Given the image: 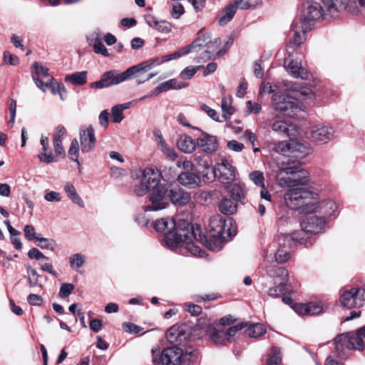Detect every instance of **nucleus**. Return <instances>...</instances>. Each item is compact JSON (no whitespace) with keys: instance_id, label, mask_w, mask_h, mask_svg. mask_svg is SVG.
Segmentation results:
<instances>
[{"instance_id":"1","label":"nucleus","mask_w":365,"mask_h":365,"mask_svg":"<svg viewBox=\"0 0 365 365\" xmlns=\"http://www.w3.org/2000/svg\"><path fill=\"white\" fill-rule=\"evenodd\" d=\"M158 232L163 235V241L167 247L176 250L182 255L190 254L196 257H203L205 251L196 245L194 241H202L205 237L199 227L184 222L183 227H177L172 218H161L154 222Z\"/></svg>"},{"instance_id":"2","label":"nucleus","mask_w":365,"mask_h":365,"mask_svg":"<svg viewBox=\"0 0 365 365\" xmlns=\"http://www.w3.org/2000/svg\"><path fill=\"white\" fill-rule=\"evenodd\" d=\"M160 178L161 174L156 168H147L143 171L142 178L135 187V192L137 195L143 196L150 191L149 204L143 207L145 212L160 210L169 205L168 188L165 184L160 182Z\"/></svg>"},{"instance_id":"3","label":"nucleus","mask_w":365,"mask_h":365,"mask_svg":"<svg viewBox=\"0 0 365 365\" xmlns=\"http://www.w3.org/2000/svg\"><path fill=\"white\" fill-rule=\"evenodd\" d=\"M284 195L286 205L292 210H299L304 213H312L316 211L317 193L305 188L287 187Z\"/></svg>"},{"instance_id":"4","label":"nucleus","mask_w":365,"mask_h":365,"mask_svg":"<svg viewBox=\"0 0 365 365\" xmlns=\"http://www.w3.org/2000/svg\"><path fill=\"white\" fill-rule=\"evenodd\" d=\"M272 107L275 117L294 118L302 110V105L296 98L285 93L273 94Z\"/></svg>"},{"instance_id":"5","label":"nucleus","mask_w":365,"mask_h":365,"mask_svg":"<svg viewBox=\"0 0 365 365\" xmlns=\"http://www.w3.org/2000/svg\"><path fill=\"white\" fill-rule=\"evenodd\" d=\"M278 185L282 187L305 188L309 185V173L304 169L293 168L287 165L283 167L277 175Z\"/></svg>"},{"instance_id":"6","label":"nucleus","mask_w":365,"mask_h":365,"mask_svg":"<svg viewBox=\"0 0 365 365\" xmlns=\"http://www.w3.org/2000/svg\"><path fill=\"white\" fill-rule=\"evenodd\" d=\"M193 225L195 227H198L201 234L205 237L202 241H196L197 242H206L209 249L215 252H218L222 249L225 241L223 234L226 227V220L222 216L216 214L210 217L209 222L210 240L206 239L198 225Z\"/></svg>"},{"instance_id":"7","label":"nucleus","mask_w":365,"mask_h":365,"mask_svg":"<svg viewBox=\"0 0 365 365\" xmlns=\"http://www.w3.org/2000/svg\"><path fill=\"white\" fill-rule=\"evenodd\" d=\"M135 69L131 66L122 73H120L118 70L106 71L101 76L99 81L91 84V88L101 89L120 84L122 82L131 79L135 75Z\"/></svg>"},{"instance_id":"8","label":"nucleus","mask_w":365,"mask_h":365,"mask_svg":"<svg viewBox=\"0 0 365 365\" xmlns=\"http://www.w3.org/2000/svg\"><path fill=\"white\" fill-rule=\"evenodd\" d=\"M335 349L341 358L347 357L346 350H362L364 347V341L357 333L348 332L338 335L334 339Z\"/></svg>"},{"instance_id":"9","label":"nucleus","mask_w":365,"mask_h":365,"mask_svg":"<svg viewBox=\"0 0 365 365\" xmlns=\"http://www.w3.org/2000/svg\"><path fill=\"white\" fill-rule=\"evenodd\" d=\"M323 16H330L324 7H322L317 2H308L299 21L301 26L304 31H310L313 27L314 21L320 19Z\"/></svg>"},{"instance_id":"10","label":"nucleus","mask_w":365,"mask_h":365,"mask_svg":"<svg viewBox=\"0 0 365 365\" xmlns=\"http://www.w3.org/2000/svg\"><path fill=\"white\" fill-rule=\"evenodd\" d=\"M334 128L324 123L310 126L307 133V138L310 141L318 145H324L331 141L334 136Z\"/></svg>"},{"instance_id":"11","label":"nucleus","mask_w":365,"mask_h":365,"mask_svg":"<svg viewBox=\"0 0 365 365\" xmlns=\"http://www.w3.org/2000/svg\"><path fill=\"white\" fill-rule=\"evenodd\" d=\"M311 235L302 227L301 230L294 231L292 234L281 235L278 237V243L284 247H294L297 245H303L306 247L313 244Z\"/></svg>"},{"instance_id":"12","label":"nucleus","mask_w":365,"mask_h":365,"mask_svg":"<svg viewBox=\"0 0 365 365\" xmlns=\"http://www.w3.org/2000/svg\"><path fill=\"white\" fill-rule=\"evenodd\" d=\"M153 362L158 365H180L182 351L177 346L164 349L159 355V351L152 350Z\"/></svg>"},{"instance_id":"13","label":"nucleus","mask_w":365,"mask_h":365,"mask_svg":"<svg viewBox=\"0 0 365 365\" xmlns=\"http://www.w3.org/2000/svg\"><path fill=\"white\" fill-rule=\"evenodd\" d=\"M341 304L347 309L360 308L365 304V289L352 287L343 292L340 297Z\"/></svg>"},{"instance_id":"14","label":"nucleus","mask_w":365,"mask_h":365,"mask_svg":"<svg viewBox=\"0 0 365 365\" xmlns=\"http://www.w3.org/2000/svg\"><path fill=\"white\" fill-rule=\"evenodd\" d=\"M212 173L215 177L223 184H230L232 182L236 176V169L231 163L225 158H222L216 163Z\"/></svg>"},{"instance_id":"15","label":"nucleus","mask_w":365,"mask_h":365,"mask_svg":"<svg viewBox=\"0 0 365 365\" xmlns=\"http://www.w3.org/2000/svg\"><path fill=\"white\" fill-rule=\"evenodd\" d=\"M81 150L88 153L94 150L96 145L95 131L92 125L83 126L79 130Z\"/></svg>"},{"instance_id":"16","label":"nucleus","mask_w":365,"mask_h":365,"mask_svg":"<svg viewBox=\"0 0 365 365\" xmlns=\"http://www.w3.org/2000/svg\"><path fill=\"white\" fill-rule=\"evenodd\" d=\"M32 69L33 80L43 92H46L48 81L53 80V77L48 73V68L34 62L32 65Z\"/></svg>"},{"instance_id":"17","label":"nucleus","mask_w":365,"mask_h":365,"mask_svg":"<svg viewBox=\"0 0 365 365\" xmlns=\"http://www.w3.org/2000/svg\"><path fill=\"white\" fill-rule=\"evenodd\" d=\"M193 129L201 132V135L197 138L198 147L206 153H212L218 148V140L216 136L210 135L197 127H193Z\"/></svg>"},{"instance_id":"18","label":"nucleus","mask_w":365,"mask_h":365,"mask_svg":"<svg viewBox=\"0 0 365 365\" xmlns=\"http://www.w3.org/2000/svg\"><path fill=\"white\" fill-rule=\"evenodd\" d=\"M269 126L272 130L279 134L287 136H295L297 133V128L295 124L284 120H269Z\"/></svg>"},{"instance_id":"19","label":"nucleus","mask_w":365,"mask_h":365,"mask_svg":"<svg viewBox=\"0 0 365 365\" xmlns=\"http://www.w3.org/2000/svg\"><path fill=\"white\" fill-rule=\"evenodd\" d=\"M302 227L308 231L311 235L312 233H319L324 230L325 220L324 217L311 215L306 217L302 222Z\"/></svg>"},{"instance_id":"20","label":"nucleus","mask_w":365,"mask_h":365,"mask_svg":"<svg viewBox=\"0 0 365 365\" xmlns=\"http://www.w3.org/2000/svg\"><path fill=\"white\" fill-rule=\"evenodd\" d=\"M284 67L294 77L304 80L309 79V74L302 67L301 62L292 59L289 56L284 59Z\"/></svg>"},{"instance_id":"21","label":"nucleus","mask_w":365,"mask_h":365,"mask_svg":"<svg viewBox=\"0 0 365 365\" xmlns=\"http://www.w3.org/2000/svg\"><path fill=\"white\" fill-rule=\"evenodd\" d=\"M186 86V83L178 82L175 78L170 79L159 84L150 94L141 97L138 101H142L148 97L158 96L160 93L167 91L170 89H180Z\"/></svg>"},{"instance_id":"22","label":"nucleus","mask_w":365,"mask_h":365,"mask_svg":"<svg viewBox=\"0 0 365 365\" xmlns=\"http://www.w3.org/2000/svg\"><path fill=\"white\" fill-rule=\"evenodd\" d=\"M168 197L172 203L176 206H184L191 199L190 193L179 187L172 188L168 192Z\"/></svg>"},{"instance_id":"23","label":"nucleus","mask_w":365,"mask_h":365,"mask_svg":"<svg viewBox=\"0 0 365 365\" xmlns=\"http://www.w3.org/2000/svg\"><path fill=\"white\" fill-rule=\"evenodd\" d=\"M294 36L289 40L287 46V52L293 51L296 47L300 46L305 40V34L308 31H304L301 26V22L293 27Z\"/></svg>"},{"instance_id":"24","label":"nucleus","mask_w":365,"mask_h":365,"mask_svg":"<svg viewBox=\"0 0 365 365\" xmlns=\"http://www.w3.org/2000/svg\"><path fill=\"white\" fill-rule=\"evenodd\" d=\"M179 183L189 188H195L198 187L201 182L200 178L191 172H183L178 177Z\"/></svg>"},{"instance_id":"25","label":"nucleus","mask_w":365,"mask_h":365,"mask_svg":"<svg viewBox=\"0 0 365 365\" xmlns=\"http://www.w3.org/2000/svg\"><path fill=\"white\" fill-rule=\"evenodd\" d=\"M146 23L154 29L158 31L168 34L171 31L172 25L167 21L158 20L155 16L152 15H147L145 17Z\"/></svg>"},{"instance_id":"26","label":"nucleus","mask_w":365,"mask_h":365,"mask_svg":"<svg viewBox=\"0 0 365 365\" xmlns=\"http://www.w3.org/2000/svg\"><path fill=\"white\" fill-rule=\"evenodd\" d=\"M206 333L217 346L225 344V342L227 341L225 331L217 330L212 325H209L207 327Z\"/></svg>"},{"instance_id":"27","label":"nucleus","mask_w":365,"mask_h":365,"mask_svg":"<svg viewBox=\"0 0 365 365\" xmlns=\"http://www.w3.org/2000/svg\"><path fill=\"white\" fill-rule=\"evenodd\" d=\"M66 131L63 126L58 125L53 135V147L55 152L58 155L65 154V150L62 145V140L66 136Z\"/></svg>"},{"instance_id":"28","label":"nucleus","mask_w":365,"mask_h":365,"mask_svg":"<svg viewBox=\"0 0 365 365\" xmlns=\"http://www.w3.org/2000/svg\"><path fill=\"white\" fill-rule=\"evenodd\" d=\"M317 205L318 206L316 211L313 212H316L318 211H321L324 216L330 217L335 214V212L337 210V205L335 202L332 200H327L319 202L318 201V194L317 193Z\"/></svg>"},{"instance_id":"29","label":"nucleus","mask_w":365,"mask_h":365,"mask_svg":"<svg viewBox=\"0 0 365 365\" xmlns=\"http://www.w3.org/2000/svg\"><path fill=\"white\" fill-rule=\"evenodd\" d=\"M163 56L161 58H159V57L153 58H151L146 61H144L138 65L133 66V68H135V73L136 75L137 73H139L147 72L156 65H160L163 63H165V61H163Z\"/></svg>"},{"instance_id":"30","label":"nucleus","mask_w":365,"mask_h":365,"mask_svg":"<svg viewBox=\"0 0 365 365\" xmlns=\"http://www.w3.org/2000/svg\"><path fill=\"white\" fill-rule=\"evenodd\" d=\"M183 336V327L177 324L171 327L166 332V339L171 344L181 341Z\"/></svg>"},{"instance_id":"31","label":"nucleus","mask_w":365,"mask_h":365,"mask_svg":"<svg viewBox=\"0 0 365 365\" xmlns=\"http://www.w3.org/2000/svg\"><path fill=\"white\" fill-rule=\"evenodd\" d=\"M63 190L68 197L76 205L81 207H83L85 204L82 198L78 194L74 185L70 182H67L63 186Z\"/></svg>"},{"instance_id":"32","label":"nucleus","mask_w":365,"mask_h":365,"mask_svg":"<svg viewBox=\"0 0 365 365\" xmlns=\"http://www.w3.org/2000/svg\"><path fill=\"white\" fill-rule=\"evenodd\" d=\"M154 135L156 138V140L158 141V147L160 150L165 154L168 157L171 158L172 160H175L177 158V154L175 152V150L172 148H170L165 140L163 139V135H161L160 132L159 130L155 131Z\"/></svg>"},{"instance_id":"33","label":"nucleus","mask_w":365,"mask_h":365,"mask_svg":"<svg viewBox=\"0 0 365 365\" xmlns=\"http://www.w3.org/2000/svg\"><path fill=\"white\" fill-rule=\"evenodd\" d=\"M219 209L225 215H232L237 212V202L229 197H224L219 203Z\"/></svg>"},{"instance_id":"34","label":"nucleus","mask_w":365,"mask_h":365,"mask_svg":"<svg viewBox=\"0 0 365 365\" xmlns=\"http://www.w3.org/2000/svg\"><path fill=\"white\" fill-rule=\"evenodd\" d=\"M178 148L183 153H191L195 148L196 143L192 138L188 135L181 136L177 143Z\"/></svg>"},{"instance_id":"35","label":"nucleus","mask_w":365,"mask_h":365,"mask_svg":"<svg viewBox=\"0 0 365 365\" xmlns=\"http://www.w3.org/2000/svg\"><path fill=\"white\" fill-rule=\"evenodd\" d=\"M266 271L267 274L274 279H279L280 282H287L288 272L284 267H280L277 265H270L267 267Z\"/></svg>"},{"instance_id":"36","label":"nucleus","mask_w":365,"mask_h":365,"mask_svg":"<svg viewBox=\"0 0 365 365\" xmlns=\"http://www.w3.org/2000/svg\"><path fill=\"white\" fill-rule=\"evenodd\" d=\"M311 148L307 143H302L294 140L293 153L294 158L302 159L310 153Z\"/></svg>"},{"instance_id":"37","label":"nucleus","mask_w":365,"mask_h":365,"mask_svg":"<svg viewBox=\"0 0 365 365\" xmlns=\"http://www.w3.org/2000/svg\"><path fill=\"white\" fill-rule=\"evenodd\" d=\"M237 11L236 6L232 4H230L220 13L218 18V23L220 26H225L230 21Z\"/></svg>"},{"instance_id":"38","label":"nucleus","mask_w":365,"mask_h":365,"mask_svg":"<svg viewBox=\"0 0 365 365\" xmlns=\"http://www.w3.org/2000/svg\"><path fill=\"white\" fill-rule=\"evenodd\" d=\"M293 146L294 140H283L279 142L275 145V150L282 155L292 158L293 153Z\"/></svg>"},{"instance_id":"39","label":"nucleus","mask_w":365,"mask_h":365,"mask_svg":"<svg viewBox=\"0 0 365 365\" xmlns=\"http://www.w3.org/2000/svg\"><path fill=\"white\" fill-rule=\"evenodd\" d=\"M278 246V248L275 252L274 257L275 261L277 263H284L290 258V253L289 250L292 247H284L282 245L280 246L278 243V239L274 242L272 247Z\"/></svg>"},{"instance_id":"40","label":"nucleus","mask_w":365,"mask_h":365,"mask_svg":"<svg viewBox=\"0 0 365 365\" xmlns=\"http://www.w3.org/2000/svg\"><path fill=\"white\" fill-rule=\"evenodd\" d=\"M87 73L86 71L76 72L71 75H68L65 78V81L71 83L74 86H81L86 83Z\"/></svg>"},{"instance_id":"41","label":"nucleus","mask_w":365,"mask_h":365,"mask_svg":"<svg viewBox=\"0 0 365 365\" xmlns=\"http://www.w3.org/2000/svg\"><path fill=\"white\" fill-rule=\"evenodd\" d=\"M322 1L328 14L333 17L338 12L341 0H322Z\"/></svg>"},{"instance_id":"42","label":"nucleus","mask_w":365,"mask_h":365,"mask_svg":"<svg viewBox=\"0 0 365 365\" xmlns=\"http://www.w3.org/2000/svg\"><path fill=\"white\" fill-rule=\"evenodd\" d=\"M68 261L71 267L75 270H78L86 262V257L81 253H76L69 257Z\"/></svg>"},{"instance_id":"43","label":"nucleus","mask_w":365,"mask_h":365,"mask_svg":"<svg viewBox=\"0 0 365 365\" xmlns=\"http://www.w3.org/2000/svg\"><path fill=\"white\" fill-rule=\"evenodd\" d=\"M290 291L289 286L284 282H279V285L272 287L269 290V295L272 297H279L281 294Z\"/></svg>"},{"instance_id":"44","label":"nucleus","mask_w":365,"mask_h":365,"mask_svg":"<svg viewBox=\"0 0 365 365\" xmlns=\"http://www.w3.org/2000/svg\"><path fill=\"white\" fill-rule=\"evenodd\" d=\"M80 153V148L79 143L77 139H73L70 145V148L68 149V156L70 159L74 162H76L78 165H80V162L78 160Z\"/></svg>"},{"instance_id":"45","label":"nucleus","mask_w":365,"mask_h":365,"mask_svg":"<svg viewBox=\"0 0 365 365\" xmlns=\"http://www.w3.org/2000/svg\"><path fill=\"white\" fill-rule=\"evenodd\" d=\"M210 42V35L208 34H203L200 35L197 38L193 41V42L187 46V48L191 52L192 48H196L199 46L200 47H206L207 43Z\"/></svg>"},{"instance_id":"46","label":"nucleus","mask_w":365,"mask_h":365,"mask_svg":"<svg viewBox=\"0 0 365 365\" xmlns=\"http://www.w3.org/2000/svg\"><path fill=\"white\" fill-rule=\"evenodd\" d=\"M230 198L236 202L244 203L245 195L243 187L239 184L232 185L230 189Z\"/></svg>"},{"instance_id":"47","label":"nucleus","mask_w":365,"mask_h":365,"mask_svg":"<svg viewBox=\"0 0 365 365\" xmlns=\"http://www.w3.org/2000/svg\"><path fill=\"white\" fill-rule=\"evenodd\" d=\"M221 40L220 38H215L213 40L210 38V42L206 45V51L204 58L210 59L212 54L216 51L217 48L220 46Z\"/></svg>"},{"instance_id":"48","label":"nucleus","mask_w":365,"mask_h":365,"mask_svg":"<svg viewBox=\"0 0 365 365\" xmlns=\"http://www.w3.org/2000/svg\"><path fill=\"white\" fill-rule=\"evenodd\" d=\"M266 329L263 324L257 323L252 324L247 329V334L250 337H258L264 334Z\"/></svg>"},{"instance_id":"49","label":"nucleus","mask_w":365,"mask_h":365,"mask_svg":"<svg viewBox=\"0 0 365 365\" xmlns=\"http://www.w3.org/2000/svg\"><path fill=\"white\" fill-rule=\"evenodd\" d=\"M267 365H282V356L279 350L277 348H273L267 359Z\"/></svg>"},{"instance_id":"50","label":"nucleus","mask_w":365,"mask_h":365,"mask_svg":"<svg viewBox=\"0 0 365 365\" xmlns=\"http://www.w3.org/2000/svg\"><path fill=\"white\" fill-rule=\"evenodd\" d=\"M260 3L259 0H234L232 2L235 6H236V9H237V8L240 9H249Z\"/></svg>"},{"instance_id":"51","label":"nucleus","mask_w":365,"mask_h":365,"mask_svg":"<svg viewBox=\"0 0 365 365\" xmlns=\"http://www.w3.org/2000/svg\"><path fill=\"white\" fill-rule=\"evenodd\" d=\"M222 111L224 120H227L235 113V108L231 106L225 97L222 99Z\"/></svg>"},{"instance_id":"52","label":"nucleus","mask_w":365,"mask_h":365,"mask_svg":"<svg viewBox=\"0 0 365 365\" xmlns=\"http://www.w3.org/2000/svg\"><path fill=\"white\" fill-rule=\"evenodd\" d=\"M202 67V65L187 66L180 72V77L183 80L190 79Z\"/></svg>"},{"instance_id":"53","label":"nucleus","mask_w":365,"mask_h":365,"mask_svg":"<svg viewBox=\"0 0 365 365\" xmlns=\"http://www.w3.org/2000/svg\"><path fill=\"white\" fill-rule=\"evenodd\" d=\"M250 179L257 186L261 187H264V174L262 172L256 170L250 173L249 175Z\"/></svg>"},{"instance_id":"54","label":"nucleus","mask_w":365,"mask_h":365,"mask_svg":"<svg viewBox=\"0 0 365 365\" xmlns=\"http://www.w3.org/2000/svg\"><path fill=\"white\" fill-rule=\"evenodd\" d=\"M37 246L41 249H50L51 251L55 250L56 242L53 240L48 239L46 237L37 238Z\"/></svg>"},{"instance_id":"55","label":"nucleus","mask_w":365,"mask_h":365,"mask_svg":"<svg viewBox=\"0 0 365 365\" xmlns=\"http://www.w3.org/2000/svg\"><path fill=\"white\" fill-rule=\"evenodd\" d=\"M200 108L202 110H203L206 114L213 120L216 122H222L220 118V115L217 113V111L205 103H200Z\"/></svg>"},{"instance_id":"56","label":"nucleus","mask_w":365,"mask_h":365,"mask_svg":"<svg viewBox=\"0 0 365 365\" xmlns=\"http://www.w3.org/2000/svg\"><path fill=\"white\" fill-rule=\"evenodd\" d=\"M188 53H190V51L188 50L187 46H185L173 53L164 56L163 61L168 62L171 60L178 58L181 57L182 56H184V55H186Z\"/></svg>"},{"instance_id":"57","label":"nucleus","mask_w":365,"mask_h":365,"mask_svg":"<svg viewBox=\"0 0 365 365\" xmlns=\"http://www.w3.org/2000/svg\"><path fill=\"white\" fill-rule=\"evenodd\" d=\"M27 273L29 274V282L31 287H35L38 284L39 275L35 269L27 267Z\"/></svg>"},{"instance_id":"58","label":"nucleus","mask_w":365,"mask_h":365,"mask_svg":"<svg viewBox=\"0 0 365 365\" xmlns=\"http://www.w3.org/2000/svg\"><path fill=\"white\" fill-rule=\"evenodd\" d=\"M205 51H206V47L199 46V48H192L190 53H195L196 54L194 61L196 63H202L208 61L209 59L204 58L205 56Z\"/></svg>"},{"instance_id":"59","label":"nucleus","mask_w":365,"mask_h":365,"mask_svg":"<svg viewBox=\"0 0 365 365\" xmlns=\"http://www.w3.org/2000/svg\"><path fill=\"white\" fill-rule=\"evenodd\" d=\"M243 327H244V325L242 324H239L230 327L227 331H225V332L226 334L227 341L229 342H232L234 340V336Z\"/></svg>"},{"instance_id":"60","label":"nucleus","mask_w":365,"mask_h":365,"mask_svg":"<svg viewBox=\"0 0 365 365\" xmlns=\"http://www.w3.org/2000/svg\"><path fill=\"white\" fill-rule=\"evenodd\" d=\"M112 120L113 123H119L124 118L123 111L118 105L111 108Z\"/></svg>"},{"instance_id":"61","label":"nucleus","mask_w":365,"mask_h":365,"mask_svg":"<svg viewBox=\"0 0 365 365\" xmlns=\"http://www.w3.org/2000/svg\"><path fill=\"white\" fill-rule=\"evenodd\" d=\"M324 312L323 306L316 302L307 304V315H316Z\"/></svg>"},{"instance_id":"62","label":"nucleus","mask_w":365,"mask_h":365,"mask_svg":"<svg viewBox=\"0 0 365 365\" xmlns=\"http://www.w3.org/2000/svg\"><path fill=\"white\" fill-rule=\"evenodd\" d=\"M96 53L101 54L105 57L109 56V53L101 41H97L91 44Z\"/></svg>"},{"instance_id":"63","label":"nucleus","mask_w":365,"mask_h":365,"mask_svg":"<svg viewBox=\"0 0 365 365\" xmlns=\"http://www.w3.org/2000/svg\"><path fill=\"white\" fill-rule=\"evenodd\" d=\"M38 158L41 162L45 163H51L54 161V156L51 152L48 153V150H42L38 155Z\"/></svg>"},{"instance_id":"64","label":"nucleus","mask_w":365,"mask_h":365,"mask_svg":"<svg viewBox=\"0 0 365 365\" xmlns=\"http://www.w3.org/2000/svg\"><path fill=\"white\" fill-rule=\"evenodd\" d=\"M74 289V286L70 283L62 284L59 290V296L61 298L68 297Z\"/></svg>"}]
</instances>
